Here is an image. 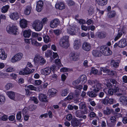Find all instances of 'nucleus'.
Returning a JSON list of instances; mask_svg holds the SVG:
<instances>
[{"instance_id":"1","label":"nucleus","mask_w":127,"mask_h":127,"mask_svg":"<svg viewBox=\"0 0 127 127\" xmlns=\"http://www.w3.org/2000/svg\"><path fill=\"white\" fill-rule=\"evenodd\" d=\"M68 38L69 37L67 36H65L62 38L60 41V46L63 48H67L69 46Z\"/></svg>"},{"instance_id":"2","label":"nucleus","mask_w":127,"mask_h":127,"mask_svg":"<svg viewBox=\"0 0 127 127\" xmlns=\"http://www.w3.org/2000/svg\"><path fill=\"white\" fill-rule=\"evenodd\" d=\"M32 26L35 31H39L42 29L43 25L40 21L37 20L33 22Z\"/></svg>"},{"instance_id":"3","label":"nucleus","mask_w":127,"mask_h":127,"mask_svg":"<svg viewBox=\"0 0 127 127\" xmlns=\"http://www.w3.org/2000/svg\"><path fill=\"white\" fill-rule=\"evenodd\" d=\"M100 49L101 54L104 55L106 56L109 55L112 53V52L108 47L101 46L100 47Z\"/></svg>"},{"instance_id":"4","label":"nucleus","mask_w":127,"mask_h":127,"mask_svg":"<svg viewBox=\"0 0 127 127\" xmlns=\"http://www.w3.org/2000/svg\"><path fill=\"white\" fill-rule=\"evenodd\" d=\"M17 30L16 27L14 25L7 27L6 28V30L8 33L14 35L17 34Z\"/></svg>"},{"instance_id":"5","label":"nucleus","mask_w":127,"mask_h":127,"mask_svg":"<svg viewBox=\"0 0 127 127\" xmlns=\"http://www.w3.org/2000/svg\"><path fill=\"white\" fill-rule=\"evenodd\" d=\"M23 56V55L22 53H19L17 54L12 58L11 60V62L14 63L19 61L21 60Z\"/></svg>"},{"instance_id":"6","label":"nucleus","mask_w":127,"mask_h":127,"mask_svg":"<svg viewBox=\"0 0 127 127\" xmlns=\"http://www.w3.org/2000/svg\"><path fill=\"white\" fill-rule=\"evenodd\" d=\"M59 19H56L51 21L50 24V27L52 28H54L57 27L59 24Z\"/></svg>"},{"instance_id":"7","label":"nucleus","mask_w":127,"mask_h":127,"mask_svg":"<svg viewBox=\"0 0 127 127\" xmlns=\"http://www.w3.org/2000/svg\"><path fill=\"white\" fill-rule=\"evenodd\" d=\"M127 46V39H122L119 42V47L122 48Z\"/></svg>"},{"instance_id":"8","label":"nucleus","mask_w":127,"mask_h":127,"mask_svg":"<svg viewBox=\"0 0 127 127\" xmlns=\"http://www.w3.org/2000/svg\"><path fill=\"white\" fill-rule=\"evenodd\" d=\"M55 7L57 9L62 10L65 8V5L64 3L62 2H58L55 5Z\"/></svg>"},{"instance_id":"9","label":"nucleus","mask_w":127,"mask_h":127,"mask_svg":"<svg viewBox=\"0 0 127 127\" xmlns=\"http://www.w3.org/2000/svg\"><path fill=\"white\" fill-rule=\"evenodd\" d=\"M38 98L41 101L46 102L48 101L47 98L46 96L44 94L40 93L39 94Z\"/></svg>"},{"instance_id":"10","label":"nucleus","mask_w":127,"mask_h":127,"mask_svg":"<svg viewBox=\"0 0 127 127\" xmlns=\"http://www.w3.org/2000/svg\"><path fill=\"white\" fill-rule=\"evenodd\" d=\"M82 48L84 50L88 51L91 49V45L88 42H84L83 43Z\"/></svg>"},{"instance_id":"11","label":"nucleus","mask_w":127,"mask_h":127,"mask_svg":"<svg viewBox=\"0 0 127 127\" xmlns=\"http://www.w3.org/2000/svg\"><path fill=\"white\" fill-rule=\"evenodd\" d=\"M67 32L71 35H74L76 32V31L74 27L69 25L67 29Z\"/></svg>"},{"instance_id":"12","label":"nucleus","mask_w":127,"mask_h":127,"mask_svg":"<svg viewBox=\"0 0 127 127\" xmlns=\"http://www.w3.org/2000/svg\"><path fill=\"white\" fill-rule=\"evenodd\" d=\"M98 92L95 90L93 89L92 91H88L87 93V95L91 97H95L97 96V93Z\"/></svg>"},{"instance_id":"13","label":"nucleus","mask_w":127,"mask_h":127,"mask_svg":"<svg viewBox=\"0 0 127 127\" xmlns=\"http://www.w3.org/2000/svg\"><path fill=\"white\" fill-rule=\"evenodd\" d=\"M43 5V3L42 0H40L37 3L36 10L37 11L40 12L41 11Z\"/></svg>"},{"instance_id":"14","label":"nucleus","mask_w":127,"mask_h":127,"mask_svg":"<svg viewBox=\"0 0 127 127\" xmlns=\"http://www.w3.org/2000/svg\"><path fill=\"white\" fill-rule=\"evenodd\" d=\"M70 58L71 60L76 61L79 59V56L76 53L72 52L70 55Z\"/></svg>"},{"instance_id":"15","label":"nucleus","mask_w":127,"mask_h":127,"mask_svg":"<svg viewBox=\"0 0 127 127\" xmlns=\"http://www.w3.org/2000/svg\"><path fill=\"white\" fill-rule=\"evenodd\" d=\"M51 69L50 67H48L41 69V72L42 74L44 75H48L51 73Z\"/></svg>"},{"instance_id":"16","label":"nucleus","mask_w":127,"mask_h":127,"mask_svg":"<svg viewBox=\"0 0 127 127\" xmlns=\"http://www.w3.org/2000/svg\"><path fill=\"white\" fill-rule=\"evenodd\" d=\"M80 82L79 79H78L76 80L73 81L72 83V84L73 86H74V88H79L80 89H82L83 86L81 85H79L78 86V85Z\"/></svg>"},{"instance_id":"17","label":"nucleus","mask_w":127,"mask_h":127,"mask_svg":"<svg viewBox=\"0 0 127 127\" xmlns=\"http://www.w3.org/2000/svg\"><path fill=\"white\" fill-rule=\"evenodd\" d=\"M9 16L11 18L14 20H17L19 17V14L16 12L11 13Z\"/></svg>"},{"instance_id":"18","label":"nucleus","mask_w":127,"mask_h":127,"mask_svg":"<svg viewBox=\"0 0 127 127\" xmlns=\"http://www.w3.org/2000/svg\"><path fill=\"white\" fill-rule=\"evenodd\" d=\"M95 82L94 86V87L95 88L94 89L98 92L99 90L101 88V84L97 80Z\"/></svg>"},{"instance_id":"19","label":"nucleus","mask_w":127,"mask_h":127,"mask_svg":"<svg viewBox=\"0 0 127 127\" xmlns=\"http://www.w3.org/2000/svg\"><path fill=\"white\" fill-rule=\"evenodd\" d=\"M71 125L73 127H78L80 124V122L76 118L73 119L71 121Z\"/></svg>"},{"instance_id":"20","label":"nucleus","mask_w":127,"mask_h":127,"mask_svg":"<svg viewBox=\"0 0 127 127\" xmlns=\"http://www.w3.org/2000/svg\"><path fill=\"white\" fill-rule=\"evenodd\" d=\"M95 1L99 5L104 6L107 4L108 0H95Z\"/></svg>"},{"instance_id":"21","label":"nucleus","mask_w":127,"mask_h":127,"mask_svg":"<svg viewBox=\"0 0 127 127\" xmlns=\"http://www.w3.org/2000/svg\"><path fill=\"white\" fill-rule=\"evenodd\" d=\"M7 57V54H5L4 50L0 49V58L2 60L6 59Z\"/></svg>"},{"instance_id":"22","label":"nucleus","mask_w":127,"mask_h":127,"mask_svg":"<svg viewBox=\"0 0 127 127\" xmlns=\"http://www.w3.org/2000/svg\"><path fill=\"white\" fill-rule=\"evenodd\" d=\"M120 61L119 60H113L111 62V65L112 67H118L119 66Z\"/></svg>"},{"instance_id":"23","label":"nucleus","mask_w":127,"mask_h":127,"mask_svg":"<svg viewBox=\"0 0 127 127\" xmlns=\"http://www.w3.org/2000/svg\"><path fill=\"white\" fill-rule=\"evenodd\" d=\"M20 26L22 28H25L27 27V21L25 19H22L20 20Z\"/></svg>"},{"instance_id":"24","label":"nucleus","mask_w":127,"mask_h":127,"mask_svg":"<svg viewBox=\"0 0 127 127\" xmlns=\"http://www.w3.org/2000/svg\"><path fill=\"white\" fill-rule=\"evenodd\" d=\"M93 55L95 57H99L101 56V53L100 51V50H93L92 52Z\"/></svg>"},{"instance_id":"25","label":"nucleus","mask_w":127,"mask_h":127,"mask_svg":"<svg viewBox=\"0 0 127 127\" xmlns=\"http://www.w3.org/2000/svg\"><path fill=\"white\" fill-rule=\"evenodd\" d=\"M107 35V33L104 32H99L97 34L98 37L100 39L105 38Z\"/></svg>"},{"instance_id":"26","label":"nucleus","mask_w":127,"mask_h":127,"mask_svg":"<svg viewBox=\"0 0 127 127\" xmlns=\"http://www.w3.org/2000/svg\"><path fill=\"white\" fill-rule=\"evenodd\" d=\"M78 79H79L80 82H81L82 84H84L86 82L87 78L85 75H83L80 76Z\"/></svg>"},{"instance_id":"27","label":"nucleus","mask_w":127,"mask_h":127,"mask_svg":"<svg viewBox=\"0 0 127 127\" xmlns=\"http://www.w3.org/2000/svg\"><path fill=\"white\" fill-rule=\"evenodd\" d=\"M32 9V7L31 5L27 6L24 10V14L27 15L30 14L31 12V11Z\"/></svg>"},{"instance_id":"28","label":"nucleus","mask_w":127,"mask_h":127,"mask_svg":"<svg viewBox=\"0 0 127 127\" xmlns=\"http://www.w3.org/2000/svg\"><path fill=\"white\" fill-rule=\"evenodd\" d=\"M42 58V57L40 56L39 55L36 54L34 59V61L35 64L39 63L40 60Z\"/></svg>"},{"instance_id":"29","label":"nucleus","mask_w":127,"mask_h":127,"mask_svg":"<svg viewBox=\"0 0 127 127\" xmlns=\"http://www.w3.org/2000/svg\"><path fill=\"white\" fill-rule=\"evenodd\" d=\"M120 101L124 105H127V97L123 96L120 98Z\"/></svg>"},{"instance_id":"30","label":"nucleus","mask_w":127,"mask_h":127,"mask_svg":"<svg viewBox=\"0 0 127 127\" xmlns=\"http://www.w3.org/2000/svg\"><path fill=\"white\" fill-rule=\"evenodd\" d=\"M7 94L10 99L15 100L14 92L12 91L8 92L7 93Z\"/></svg>"},{"instance_id":"31","label":"nucleus","mask_w":127,"mask_h":127,"mask_svg":"<svg viewBox=\"0 0 127 127\" xmlns=\"http://www.w3.org/2000/svg\"><path fill=\"white\" fill-rule=\"evenodd\" d=\"M44 42L47 43L51 41V39L47 35L43 36Z\"/></svg>"},{"instance_id":"32","label":"nucleus","mask_w":127,"mask_h":127,"mask_svg":"<svg viewBox=\"0 0 127 127\" xmlns=\"http://www.w3.org/2000/svg\"><path fill=\"white\" fill-rule=\"evenodd\" d=\"M23 35L25 37H29L31 35L30 30H25L23 32Z\"/></svg>"},{"instance_id":"33","label":"nucleus","mask_w":127,"mask_h":127,"mask_svg":"<svg viewBox=\"0 0 127 127\" xmlns=\"http://www.w3.org/2000/svg\"><path fill=\"white\" fill-rule=\"evenodd\" d=\"M74 92V95L77 97H78L81 93V90L82 89H80L79 88H76Z\"/></svg>"},{"instance_id":"34","label":"nucleus","mask_w":127,"mask_h":127,"mask_svg":"<svg viewBox=\"0 0 127 127\" xmlns=\"http://www.w3.org/2000/svg\"><path fill=\"white\" fill-rule=\"evenodd\" d=\"M116 14L115 12L114 11H112L108 12L107 14V16L109 18H111L114 17Z\"/></svg>"},{"instance_id":"35","label":"nucleus","mask_w":127,"mask_h":127,"mask_svg":"<svg viewBox=\"0 0 127 127\" xmlns=\"http://www.w3.org/2000/svg\"><path fill=\"white\" fill-rule=\"evenodd\" d=\"M112 111V110L110 109L108 107H107L106 109L103 111V112L105 114L109 115Z\"/></svg>"},{"instance_id":"36","label":"nucleus","mask_w":127,"mask_h":127,"mask_svg":"<svg viewBox=\"0 0 127 127\" xmlns=\"http://www.w3.org/2000/svg\"><path fill=\"white\" fill-rule=\"evenodd\" d=\"M79 108L81 109H85L86 107L85 103L84 102H81L79 104Z\"/></svg>"},{"instance_id":"37","label":"nucleus","mask_w":127,"mask_h":127,"mask_svg":"<svg viewBox=\"0 0 127 127\" xmlns=\"http://www.w3.org/2000/svg\"><path fill=\"white\" fill-rule=\"evenodd\" d=\"M9 8V6L8 5H6L5 6H3L2 8V12L3 13L6 12L7 11Z\"/></svg>"},{"instance_id":"38","label":"nucleus","mask_w":127,"mask_h":127,"mask_svg":"<svg viewBox=\"0 0 127 127\" xmlns=\"http://www.w3.org/2000/svg\"><path fill=\"white\" fill-rule=\"evenodd\" d=\"M109 98L107 97H106L102 100V102L104 104L107 105L109 104Z\"/></svg>"},{"instance_id":"39","label":"nucleus","mask_w":127,"mask_h":127,"mask_svg":"<svg viewBox=\"0 0 127 127\" xmlns=\"http://www.w3.org/2000/svg\"><path fill=\"white\" fill-rule=\"evenodd\" d=\"M119 93H117L116 94V95L118 96H120L122 95H125L126 94V92L124 90H119Z\"/></svg>"},{"instance_id":"40","label":"nucleus","mask_w":127,"mask_h":127,"mask_svg":"<svg viewBox=\"0 0 127 127\" xmlns=\"http://www.w3.org/2000/svg\"><path fill=\"white\" fill-rule=\"evenodd\" d=\"M52 54V52L51 50H47L45 53V56L47 57H50Z\"/></svg>"},{"instance_id":"41","label":"nucleus","mask_w":127,"mask_h":127,"mask_svg":"<svg viewBox=\"0 0 127 127\" xmlns=\"http://www.w3.org/2000/svg\"><path fill=\"white\" fill-rule=\"evenodd\" d=\"M49 91L50 93V95L52 96L55 94L57 93V90L54 88H52L51 90H49Z\"/></svg>"},{"instance_id":"42","label":"nucleus","mask_w":127,"mask_h":127,"mask_svg":"<svg viewBox=\"0 0 127 127\" xmlns=\"http://www.w3.org/2000/svg\"><path fill=\"white\" fill-rule=\"evenodd\" d=\"M100 69L101 71H103L104 73L109 72L110 71V69H108L106 67H101Z\"/></svg>"},{"instance_id":"43","label":"nucleus","mask_w":127,"mask_h":127,"mask_svg":"<svg viewBox=\"0 0 127 127\" xmlns=\"http://www.w3.org/2000/svg\"><path fill=\"white\" fill-rule=\"evenodd\" d=\"M46 62V61L42 57V58L40 60L39 62V64L41 65H43Z\"/></svg>"},{"instance_id":"44","label":"nucleus","mask_w":127,"mask_h":127,"mask_svg":"<svg viewBox=\"0 0 127 127\" xmlns=\"http://www.w3.org/2000/svg\"><path fill=\"white\" fill-rule=\"evenodd\" d=\"M23 71H25V74L26 75H28L30 74V69L27 67H26L23 70Z\"/></svg>"},{"instance_id":"45","label":"nucleus","mask_w":127,"mask_h":127,"mask_svg":"<svg viewBox=\"0 0 127 127\" xmlns=\"http://www.w3.org/2000/svg\"><path fill=\"white\" fill-rule=\"evenodd\" d=\"M81 115V111L80 110H76L75 112L76 116L79 118H80V116Z\"/></svg>"},{"instance_id":"46","label":"nucleus","mask_w":127,"mask_h":127,"mask_svg":"<svg viewBox=\"0 0 127 127\" xmlns=\"http://www.w3.org/2000/svg\"><path fill=\"white\" fill-rule=\"evenodd\" d=\"M68 94L67 90V89H65L63 90L61 94V95L62 96H65L67 95Z\"/></svg>"},{"instance_id":"47","label":"nucleus","mask_w":127,"mask_h":127,"mask_svg":"<svg viewBox=\"0 0 127 127\" xmlns=\"http://www.w3.org/2000/svg\"><path fill=\"white\" fill-rule=\"evenodd\" d=\"M30 99L32 101H33L36 104L38 102L37 98L35 97H31Z\"/></svg>"},{"instance_id":"48","label":"nucleus","mask_w":127,"mask_h":127,"mask_svg":"<svg viewBox=\"0 0 127 127\" xmlns=\"http://www.w3.org/2000/svg\"><path fill=\"white\" fill-rule=\"evenodd\" d=\"M5 101V97L3 96H0V104H3Z\"/></svg>"},{"instance_id":"49","label":"nucleus","mask_w":127,"mask_h":127,"mask_svg":"<svg viewBox=\"0 0 127 127\" xmlns=\"http://www.w3.org/2000/svg\"><path fill=\"white\" fill-rule=\"evenodd\" d=\"M21 112H19L16 115V118L17 120H20L21 118Z\"/></svg>"},{"instance_id":"50","label":"nucleus","mask_w":127,"mask_h":127,"mask_svg":"<svg viewBox=\"0 0 127 127\" xmlns=\"http://www.w3.org/2000/svg\"><path fill=\"white\" fill-rule=\"evenodd\" d=\"M12 87V84L10 83H9L7 84L5 86V88L6 90H8L11 88Z\"/></svg>"},{"instance_id":"51","label":"nucleus","mask_w":127,"mask_h":127,"mask_svg":"<svg viewBox=\"0 0 127 127\" xmlns=\"http://www.w3.org/2000/svg\"><path fill=\"white\" fill-rule=\"evenodd\" d=\"M54 32L55 35H59L62 32L61 30L59 29L54 30Z\"/></svg>"},{"instance_id":"52","label":"nucleus","mask_w":127,"mask_h":127,"mask_svg":"<svg viewBox=\"0 0 127 127\" xmlns=\"http://www.w3.org/2000/svg\"><path fill=\"white\" fill-rule=\"evenodd\" d=\"M88 13L90 15L93 14L94 12V9L93 7H90L88 10Z\"/></svg>"},{"instance_id":"53","label":"nucleus","mask_w":127,"mask_h":127,"mask_svg":"<svg viewBox=\"0 0 127 127\" xmlns=\"http://www.w3.org/2000/svg\"><path fill=\"white\" fill-rule=\"evenodd\" d=\"M32 43L33 45L36 46H40L41 45L37 41L34 40L32 41Z\"/></svg>"},{"instance_id":"54","label":"nucleus","mask_w":127,"mask_h":127,"mask_svg":"<svg viewBox=\"0 0 127 127\" xmlns=\"http://www.w3.org/2000/svg\"><path fill=\"white\" fill-rule=\"evenodd\" d=\"M67 3L68 5L70 6L74 5L75 4V2L71 0H69L67 1Z\"/></svg>"},{"instance_id":"55","label":"nucleus","mask_w":127,"mask_h":127,"mask_svg":"<svg viewBox=\"0 0 127 127\" xmlns=\"http://www.w3.org/2000/svg\"><path fill=\"white\" fill-rule=\"evenodd\" d=\"M27 87L29 88L31 90L35 91L36 90V88L32 85H31L28 86Z\"/></svg>"},{"instance_id":"56","label":"nucleus","mask_w":127,"mask_h":127,"mask_svg":"<svg viewBox=\"0 0 127 127\" xmlns=\"http://www.w3.org/2000/svg\"><path fill=\"white\" fill-rule=\"evenodd\" d=\"M114 93L113 88L109 89L108 91V94L110 95H112Z\"/></svg>"},{"instance_id":"57","label":"nucleus","mask_w":127,"mask_h":127,"mask_svg":"<svg viewBox=\"0 0 127 127\" xmlns=\"http://www.w3.org/2000/svg\"><path fill=\"white\" fill-rule=\"evenodd\" d=\"M91 71L92 72V73L93 74H96L98 72V70L95 68L92 67Z\"/></svg>"},{"instance_id":"58","label":"nucleus","mask_w":127,"mask_h":127,"mask_svg":"<svg viewBox=\"0 0 127 127\" xmlns=\"http://www.w3.org/2000/svg\"><path fill=\"white\" fill-rule=\"evenodd\" d=\"M14 71L13 68L12 67H9L6 69V71L7 72H11Z\"/></svg>"},{"instance_id":"59","label":"nucleus","mask_w":127,"mask_h":127,"mask_svg":"<svg viewBox=\"0 0 127 127\" xmlns=\"http://www.w3.org/2000/svg\"><path fill=\"white\" fill-rule=\"evenodd\" d=\"M117 118L115 116H112L111 117L110 120L111 122L112 123L115 122Z\"/></svg>"},{"instance_id":"60","label":"nucleus","mask_w":127,"mask_h":127,"mask_svg":"<svg viewBox=\"0 0 127 127\" xmlns=\"http://www.w3.org/2000/svg\"><path fill=\"white\" fill-rule=\"evenodd\" d=\"M73 97L72 95H68L64 100L65 101H66L67 100H70Z\"/></svg>"},{"instance_id":"61","label":"nucleus","mask_w":127,"mask_h":127,"mask_svg":"<svg viewBox=\"0 0 127 127\" xmlns=\"http://www.w3.org/2000/svg\"><path fill=\"white\" fill-rule=\"evenodd\" d=\"M96 80H89L88 81V83L89 84L91 85H92L93 84H95V81Z\"/></svg>"},{"instance_id":"62","label":"nucleus","mask_w":127,"mask_h":127,"mask_svg":"<svg viewBox=\"0 0 127 127\" xmlns=\"http://www.w3.org/2000/svg\"><path fill=\"white\" fill-rule=\"evenodd\" d=\"M80 46V45L79 44H76L75 43H74V48L75 49H79Z\"/></svg>"},{"instance_id":"63","label":"nucleus","mask_w":127,"mask_h":127,"mask_svg":"<svg viewBox=\"0 0 127 127\" xmlns=\"http://www.w3.org/2000/svg\"><path fill=\"white\" fill-rule=\"evenodd\" d=\"M66 118L68 120L70 121L72 119V116L70 114H68L66 116Z\"/></svg>"},{"instance_id":"64","label":"nucleus","mask_w":127,"mask_h":127,"mask_svg":"<svg viewBox=\"0 0 127 127\" xmlns=\"http://www.w3.org/2000/svg\"><path fill=\"white\" fill-rule=\"evenodd\" d=\"M122 80L123 82L125 83H127V76H124L122 77Z\"/></svg>"}]
</instances>
